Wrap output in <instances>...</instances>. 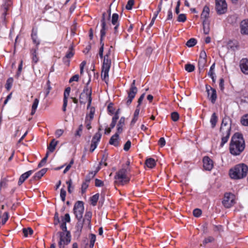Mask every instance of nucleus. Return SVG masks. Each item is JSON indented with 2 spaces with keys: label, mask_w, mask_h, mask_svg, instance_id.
Returning a JSON list of instances; mask_svg holds the SVG:
<instances>
[{
  "label": "nucleus",
  "mask_w": 248,
  "mask_h": 248,
  "mask_svg": "<svg viewBox=\"0 0 248 248\" xmlns=\"http://www.w3.org/2000/svg\"><path fill=\"white\" fill-rule=\"evenodd\" d=\"M241 32L242 34H248V19L244 20L241 22Z\"/></svg>",
  "instance_id": "obj_19"
},
{
  "label": "nucleus",
  "mask_w": 248,
  "mask_h": 248,
  "mask_svg": "<svg viewBox=\"0 0 248 248\" xmlns=\"http://www.w3.org/2000/svg\"><path fill=\"white\" fill-rule=\"evenodd\" d=\"M37 49H38V47H36L34 49H32L31 50L32 56V61L35 63H36L38 61V59L37 57Z\"/></svg>",
  "instance_id": "obj_31"
},
{
  "label": "nucleus",
  "mask_w": 248,
  "mask_h": 248,
  "mask_svg": "<svg viewBox=\"0 0 248 248\" xmlns=\"http://www.w3.org/2000/svg\"><path fill=\"white\" fill-rule=\"evenodd\" d=\"M111 48L112 46L110 47L108 49L107 52L104 57L101 71L102 78H108L109 77L108 72L111 65V60L110 57Z\"/></svg>",
  "instance_id": "obj_4"
},
{
  "label": "nucleus",
  "mask_w": 248,
  "mask_h": 248,
  "mask_svg": "<svg viewBox=\"0 0 248 248\" xmlns=\"http://www.w3.org/2000/svg\"><path fill=\"white\" fill-rule=\"evenodd\" d=\"M104 185L103 182L99 179H96L95 180V186H102Z\"/></svg>",
  "instance_id": "obj_54"
},
{
  "label": "nucleus",
  "mask_w": 248,
  "mask_h": 248,
  "mask_svg": "<svg viewBox=\"0 0 248 248\" xmlns=\"http://www.w3.org/2000/svg\"><path fill=\"white\" fill-rule=\"evenodd\" d=\"M203 167L206 170H210L213 167V161L208 156L203 157Z\"/></svg>",
  "instance_id": "obj_15"
},
{
  "label": "nucleus",
  "mask_w": 248,
  "mask_h": 248,
  "mask_svg": "<svg viewBox=\"0 0 248 248\" xmlns=\"http://www.w3.org/2000/svg\"><path fill=\"white\" fill-rule=\"evenodd\" d=\"M101 134L98 131L93 137L90 149V152H93L97 146V143L101 137Z\"/></svg>",
  "instance_id": "obj_12"
},
{
  "label": "nucleus",
  "mask_w": 248,
  "mask_h": 248,
  "mask_svg": "<svg viewBox=\"0 0 248 248\" xmlns=\"http://www.w3.org/2000/svg\"><path fill=\"white\" fill-rule=\"evenodd\" d=\"M119 136L118 134H115L114 135L111 136L109 140V143L111 145H113L116 147H117L119 145Z\"/></svg>",
  "instance_id": "obj_20"
},
{
  "label": "nucleus",
  "mask_w": 248,
  "mask_h": 248,
  "mask_svg": "<svg viewBox=\"0 0 248 248\" xmlns=\"http://www.w3.org/2000/svg\"><path fill=\"white\" fill-rule=\"evenodd\" d=\"M131 144V143L130 140L127 141L124 147V150L127 151L130 149Z\"/></svg>",
  "instance_id": "obj_53"
},
{
  "label": "nucleus",
  "mask_w": 248,
  "mask_h": 248,
  "mask_svg": "<svg viewBox=\"0 0 248 248\" xmlns=\"http://www.w3.org/2000/svg\"><path fill=\"white\" fill-rule=\"evenodd\" d=\"M70 221V217L69 214H66L63 217V218H62V222H64L65 223L66 222H69Z\"/></svg>",
  "instance_id": "obj_52"
},
{
  "label": "nucleus",
  "mask_w": 248,
  "mask_h": 248,
  "mask_svg": "<svg viewBox=\"0 0 248 248\" xmlns=\"http://www.w3.org/2000/svg\"><path fill=\"white\" fill-rule=\"evenodd\" d=\"M33 232V231L31 228L23 229V233L25 237H27L28 234L31 235Z\"/></svg>",
  "instance_id": "obj_32"
},
{
  "label": "nucleus",
  "mask_w": 248,
  "mask_h": 248,
  "mask_svg": "<svg viewBox=\"0 0 248 248\" xmlns=\"http://www.w3.org/2000/svg\"><path fill=\"white\" fill-rule=\"evenodd\" d=\"M51 89L52 87L50 85V82L49 80H48L46 82V87H45V93L44 95V98H46L47 96Z\"/></svg>",
  "instance_id": "obj_27"
},
{
  "label": "nucleus",
  "mask_w": 248,
  "mask_h": 248,
  "mask_svg": "<svg viewBox=\"0 0 248 248\" xmlns=\"http://www.w3.org/2000/svg\"><path fill=\"white\" fill-rule=\"evenodd\" d=\"M125 124V118L124 117H122L117 124L118 126H120L123 127Z\"/></svg>",
  "instance_id": "obj_55"
},
{
  "label": "nucleus",
  "mask_w": 248,
  "mask_h": 248,
  "mask_svg": "<svg viewBox=\"0 0 248 248\" xmlns=\"http://www.w3.org/2000/svg\"><path fill=\"white\" fill-rule=\"evenodd\" d=\"M66 223L64 222H62L61 225V228L62 229V232H65V233H66L67 232H68L67 230V227H66Z\"/></svg>",
  "instance_id": "obj_59"
},
{
  "label": "nucleus",
  "mask_w": 248,
  "mask_h": 248,
  "mask_svg": "<svg viewBox=\"0 0 248 248\" xmlns=\"http://www.w3.org/2000/svg\"><path fill=\"white\" fill-rule=\"evenodd\" d=\"M137 92L138 89L135 86V80H134L131 85L129 91L128 92V97L126 101V104L127 106H129L131 103Z\"/></svg>",
  "instance_id": "obj_10"
},
{
  "label": "nucleus",
  "mask_w": 248,
  "mask_h": 248,
  "mask_svg": "<svg viewBox=\"0 0 248 248\" xmlns=\"http://www.w3.org/2000/svg\"><path fill=\"white\" fill-rule=\"evenodd\" d=\"M46 160H47V159H46V157H44L41 160L40 162L39 163V164L38 165V168H41L42 166H43L46 163Z\"/></svg>",
  "instance_id": "obj_60"
},
{
  "label": "nucleus",
  "mask_w": 248,
  "mask_h": 248,
  "mask_svg": "<svg viewBox=\"0 0 248 248\" xmlns=\"http://www.w3.org/2000/svg\"><path fill=\"white\" fill-rule=\"evenodd\" d=\"M60 223V219L58 216V214L56 213L54 216V224L57 225Z\"/></svg>",
  "instance_id": "obj_63"
},
{
  "label": "nucleus",
  "mask_w": 248,
  "mask_h": 248,
  "mask_svg": "<svg viewBox=\"0 0 248 248\" xmlns=\"http://www.w3.org/2000/svg\"><path fill=\"white\" fill-rule=\"evenodd\" d=\"M215 63H213L210 67V70L208 73V76L211 78H214L215 76Z\"/></svg>",
  "instance_id": "obj_33"
},
{
  "label": "nucleus",
  "mask_w": 248,
  "mask_h": 248,
  "mask_svg": "<svg viewBox=\"0 0 248 248\" xmlns=\"http://www.w3.org/2000/svg\"><path fill=\"white\" fill-rule=\"evenodd\" d=\"M78 221L76 225L77 230L78 231L81 232L84 225L83 223L82 222V219H78Z\"/></svg>",
  "instance_id": "obj_35"
},
{
  "label": "nucleus",
  "mask_w": 248,
  "mask_h": 248,
  "mask_svg": "<svg viewBox=\"0 0 248 248\" xmlns=\"http://www.w3.org/2000/svg\"><path fill=\"white\" fill-rule=\"evenodd\" d=\"M58 233L60 236L59 248H64V246L68 245L71 241L70 233L69 232H67L66 233L59 232Z\"/></svg>",
  "instance_id": "obj_7"
},
{
  "label": "nucleus",
  "mask_w": 248,
  "mask_h": 248,
  "mask_svg": "<svg viewBox=\"0 0 248 248\" xmlns=\"http://www.w3.org/2000/svg\"><path fill=\"white\" fill-rule=\"evenodd\" d=\"M88 101V108L91 105L92 102L91 95L87 93H81L79 96V102L81 104H85Z\"/></svg>",
  "instance_id": "obj_14"
},
{
  "label": "nucleus",
  "mask_w": 248,
  "mask_h": 248,
  "mask_svg": "<svg viewBox=\"0 0 248 248\" xmlns=\"http://www.w3.org/2000/svg\"><path fill=\"white\" fill-rule=\"evenodd\" d=\"M90 245L89 247L90 248H93L94 242L96 240V236L95 235L93 234H91L90 235Z\"/></svg>",
  "instance_id": "obj_37"
},
{
  "label": "nucleus",
  "mask_w": 248,
  "mask_h": 248,
  "mask_svg": "<svg viewBox=\"0 0 248 248\" xmlns=\"http://www.w3.org/2000/svg\"><path fill=\"white\" fill-rule=\"evenodd\" d=\"M228 46L232 49L235 50V49H237L238 43L237 42H233L232 41H230L228 43Z\"/></svg>",
  "instance_id": "obj_43"
},
{
  "label": "nucleus",
  "mask_w": 248,
  "mask_h": 248,
  "mask_svg": "<svg viewBox=\"0 0 248 248\" xmlns=\"http://www.w3.org/2000/svg\"><path fill=\"white\" fill-rule=\"evenodd\" d=\"M71 91L70 87H67L64 92L63 94V104L62 106V110L63 111H66V106L67 105L68 103V98L70 95V93Z\"/></svg>",
  "instance_id": "obj_16"
},
{
  "label": "nucleus",
  "mask_w": 248,
  "mask_h": 248,
  "mask_svg": "<svg viewBox=\"0 0 248 248\" xmlns=\"http://www.w3.org/2000/svg\"><path fill=\"white\" fill-rule=\"evenodd\" d=\"M206 91L208 93V97L212 103H214L217 99L216 91L209 86H206Z\"/></svg>",
  "instance_id": "obj_13"
},
{
  "label": "nucleus",
  "mask_w": 248,
  "mask_h": 248,
  "mask_svg": "<svg viewBox=\"0 0 248 248\" xmlns=\"http://www.w3.org/2000/svg\"><path fill=\"white\" fill-rule=\"evenodd\" d=\"M206 54L204 50H202L200 54L199 59L206 60Z\"/></svg>",
  "instance_id": "obj_58"
},
{
  "label": "nucleus",
  "mask_w": 248,
  "mask_h": 248,
  "mask_svg": "<svg viewBox=\"0 0 248 248\" xmlns=\"http://www.w3.org/2000/svg\"><path fill=\"white\" fill-rule=\"evenodd\" d=\"M73 210L76 218L82 219L84 212L83 202L81 201L77 202L74 205Z\"/></svg>",
  "instance_id": "obj_9"
},
{
  "label": "nucleus",
  "mask_w": 248,
  "mask_h": 248,
  "mask_svg": "<svg viewBox=\"0 0 248 248\" xmlns=\"http://www.w3.org/2000/svg\"><path fill=\"white\" fill-rule=\"evenodd\" d=\"M66 193V191L64 189L62 188L61 190L60 196H61L62 200L63 202L65 200Z\"/></svg>",
  "instance_id": "obj_49"
},
{
  "label": "nucleus",
  "mask_w": 248,
  "mask_h": 248,
  "mask_svg": "<svg viewBox=\"0 0 248 248\" xmlns=\"http://www.w3.org/2000/svg\"><path fill=\"white\" fill-rule=\"evenodd\" d=\"M108 110L111 114H113L114 113V109L112 106V104H109L108 105Z\"/></svg>",
  "instance_id": "obj_64"
},
{
  "label": "nucleus",
  "mask_w": 248,
  "mask_h": 248,
  "mask_svg": "<svg viewBox=\"0 0 248 248\" xmlns=\"http://www.w3.org/2000/svg\"><path fill=\"white\" fill-rule=\"evenodd\" d=\"M119 16L117 14H113L112 16L111 22L113 25L119 24L118 23Z\"/></svg>",
  "instance_id": "obj_38"
},
{
  "label": "nucleus",
  "mask_w": 248,
  "mask_h": 248,
  "mask_svg": "<svg viewBox=\"0 0 248 248\" xmlns=\"http://www.w3.org/2000/svg\"><path fill=\"white\" fill-rule=\"evenodd\" d=\"M171 118L173 121L176 122L178 120L179 115L177 112H173L171 114Z\"/></svg>",
  "instance_id": "obj_44"
},
{
  "label": "nucleus",
  "mask_w": 248,
  "mask_h": 248,
  "mask_svg": "<svg viewBox=\"0 0 248 248\" xmlns=\"http://www.w3.org/2000/svg\"><path fill=\"white\" fill-rule=\"evenodd\" d=\"M128 170V168H122L116 173L114 176V182L116 185L123 186L128 183L130 178L127 174Z\"/></svg>",
  "instance_id": "obj_5"
},
{
  "label": "nucleus",
  "mask_w": 248,
  "mask_h": 248,
  "mask_svg": "<svg viewBox=\"0 0 248 248\" xmlns=\"http://www.w3.org/2000/svg\"><path fill=\"white\" fill-rule=\"evenodd\" d=\"M245 147V141L242 135L235 133L232 137L230 144V152L233 155H239Z\"/></svg>",
  "instance_id": "obj_1"
},
{
  "label": "nucleus",
  "mask_w": 248,
  "mask_h": 248,
  "mask_svg": "<svg viewBox=\"0 0 248 248\" xmlns=\"http://www.w3.org/2000/svg\"><path fill=\"white\" fill-rule=\"evenodd\" d=\"M146 166L150 168H153L155 166V161L152 158L147 159L145 162Z\"/></svg>",
  "instance_id": "obj_25"
},
{
  "label": "nucleus",
  "mask_w": 248,
  "mask_h": 248,
  "mask_svg": "<svg viewBox=\"0 0 248 248\" xmlns=\"http://www.w3.org/2000/svg\"><path fill=\"white\" fill-rule=\"evenodd\" d=\"M196 43L197 40L195 39L191 38L186 42V45L188 47H192L194 46Z\"/></svg>",
  "instance_id": "obj_39"
},
{
  "label": "nucleus",
  "mask_w": 248,
  "mask_h": 248,
  "mask_svg": "<svg viewBox=\"0 0 248 248\" xmlns=\"http://www.w3.org/2000/svg\"><path fill=\"white\" fill-rule=\"evenodd\" d=\"M13 83V78H8L5 84V88L9 91L12 87Z\"/></svg>",
  "instance_id": "obj_40"
},
{
  "label": "nucleus",
  "mask_w": 248,
  "mask_h": 248,
  "mask_svg": "<svg viewBox=\"0 0 248 248\" xmlns=\"http://www.w3.org/2000/svg\"><path fill=\"white\" fill-rule=\"evenodd\" d=\"M134 4V0H128L127 3L126 5L125 8L127 10H131L132 8V7Z\"/></svg>",
  "instance_id": "obj_45"
},
{
  "label": "nucleus",
  "mask_w": 248,
  "mask_h": 248,
  "mask_svg": "<svg viewBox=\"0 0 248 248\" xmlns=\"http://www.w3.org/2000/svg\"><path fill=\"white\" fill-rule=\"evenodd\" d=\"M216 9L218 14H224L227 10V4L225 0H216Z\"/></svg>",
  "instance_id": "obj_11"
},
{
  "label": "nucleus",
  "mask_w": 248,
  "mask_h": 248,
  "mask_svg": "<svg viewBox=\"0 0 248 248\" xmlns=\"http://www.w3.org/2000/svg\"><path fill=\"white\" fill-rule=\"evenodd\" d=\"M235 195L231 193H226L224 194L222 204L226 208H230L235 204Z\"/></svg>",
  "instance_id": "obj_8"
},
{
  "label": "nucleus",
  "mask_w": 248,
  "mask_h": 248,
  "mask_svg": "<svg viewBox=\"0 0 248 248\" xmlns=\"http://www.w3.org/2000/svg\"><path fill=\"white\" fill-rule=\"evenodd\" d=\"M185 70L188 72H191L195 70V66L190 63H187L185 66Z\"/></svg>",
  "instance_id": "obj_34"
},
{
  "label": "nucleus",
  "mask_w": 248,
  "mask_h": 248,
  "mask_svg": "<svg viewBox=\"0 0 248 248\" xmlns=\"http://www.w3.org/2000/svg\"><path fill=\"white\" fill-rule=\"evenodd\" d=\"M209 11V8L208 6H205L204 7L202 13L201 14V17L202 18L205 19L204 20L206 21V18L208 17Z\"/></svg>",
  "instance_id": "obj_24"
},
{
  "label": "nucleus",
  "mask_w": 248,
  "mask_h": 248,
  "mask_svg": "<svg viewBox=\"0 0 248 248\" xmlns=\"http://www.w3.org/2000/svg\"><path fill=\"white\" fill-rule=\"evenodd\" d=\"M31 36L33 42L36 44L37 46H38L40 44V41L37 37V31L36 30L32 29Z\"/></svg>",
  "instance_id": "obj_21"
},
{
  "label": "nucleus",
  "mask_w": 248,
  "mask_h": 248,
  "mask_svg": "<svg viewBox=\"0 0 248 248\" xmlns=\"http://www.w3.org/2000/svg\"><path fill=\"white\" fill-rule=\"evenodd\" d=\"M217 121V117L215 113H214L211 117L210 123L212 124V128H214Z\"/></svg>",
  "instance_id": "obj_29"
},
{
  "label": "nucleus",
  "mask_w": 248,
  "mask_h": 248,
  "mask_svg": "<svg viewBox=\"0 0 248 248\" xmlns=\"http://www.w3.org/2000/svg\"><path fill=\"white\" fill-rule=\"evenodd\" d=\"M206 24V21L203 20V31L205 34H208V33L209 32V28L208 25H207V27L205 26Z\"/></svg>",
  "instance_id": "obj_50"
},
{
  "label": "nucleus",
  "mask_w": 248,
  "mask_h": 248,
  "mask_svg": "<svg viewBox=\"0 0 248 248\" xmlns=\"http://www.w3.org/2000/svg\"><path fill=\"white\" fill-rule=\"evenodd\" d=\"M94 108H91L89 113L86 115V118L87 121H92L94 117Z\"/></svg>",
  "instance_id": "obj_30"
},
{
  "label": "nucleus",
  "mask_w": 248,
  "mask_h": 248,
  "mask_svg": "<svg viewBox=\"0 0 248 248\" xmlns=\"http://www.w3.org/2000/svg\"><path fill=\"white\" fill-rule=\"evenodd\" d=\"M106 15L105 13H103L102 19L101 21L102 29L100 31L101 34V38H100V44H101V46L99 49V55L101 58H103V51H104V44L103 42V38L105 36L106 34V22L105 20V16Z\"/></svg>",
  "instance_id": "obj_6"
},
{
  "label": "nucleus",
  "mask_w": 248,
  "mask_h": 248,
  "mask_svg": "<svg viewBox=\"0 0 248 248\" xmlns=\"http://www.w3.org/2000/svg\"><path fill=\"white\" fill-rule=\"evenodd\" d=\"M193 214L195 217H199L202 214V210L198 208L195 209L193 210Z\"/></svg>",
  "instance_id": "obj_48"
},
{
  "label": "nucleus",
  "mask_w": 248,
  "mask_h": 248,
  "mask_svg": "<svg viewBox=\"0 0 248 248\" xmlns=\"http://www.w3.org/2000/svg\"><path fill=\"white\" fill-rule=\"evenodd\" d=\"M231 129L230 120L229 117H225L222 120L220 128V133L221 136V147H223L224 144L228 141L230 135Z\"/></svg>",
  "instance_id": "obj_2"
},
{
  "label": "nucleus",
  "mask_w": 248,
  "mask_h": 248,
  "mask_svg": "<svg viewBox=\"0 0 248 248\" xmlns=\"http://www.w3.org/2000/svg\"><path fill=\"white\" fill-rule=\"evenodd\" d=\"M4 217L2 219V224L4 225L9 218L8 213L7 212H5L3 214Z\"/></svg>",
  "instance_id": "obj_56"
},
{
  "label": "nucleus",
  "mask_w": 248,
  "mask_h": 248,
  "mask_svg": "<svg viewBox=\"0 0 248 248\" xmlns=\"http://www.w3.org/2000/svg\"><path fill=\"white\" fill-rule=\"evenodd\" d=\"M88 187V184L86 182H84L82 183L81 186V191L82 193H83L85 192V190Z\"/></svg>",
  "instance_id": "obj_57"
},
{
  "label": "nucleus",
  "mask_w": 248,
  "mask_h": 248,
  "mask_svg": "<svg viewBox=\"0 0 248 248\" xmlns=\"http://www.w3.org/2000/svg\"><path fill=\"white\" fill-rule=\"evenodd\" d=\"M91 81L90 79H89L86 87L84 89L82 93H87V94H89L91 95L92 94V90L91 89L88 87V84L90 83Z\"/></svg>",
  "instance_id": "obj_42"
},
{
  "label": "nucleus",
  "mask_w": 248,
  "mask_h": 248,
  "mask_svg": "<svg viewBox=\"0 0 248 248\" xmlns=\"http://www.w3.org/2000/svg\"><path fill=\"white\" fill-rule=\"evenodd\" d=\"M74 55V52H73V47L72 46H71L69 50H68V51L67 52L66 55H65V57L66 58H72Z\"/></svg>",
  "instance_id": "obj_46"
},
{
  "label": "nucleus",
  "mask_w": 248,
  "mask_h": 248,
  "mask_svg": "<svg viewBox=\"0 0 248 248\" xmlns=\"http://www.w3.org/2000/svg\"><path fill=\"white\" fill-rule=\"evenodd\" d=\"M99 194L97 193L91 197V202L93 205L95 206L98 200Z\"/></svg>",
  "instance_id": "obj_36"
},
{
  "label": "nucleus",
  "mask_w": 248,
  "mask_h": 248,
  "mask_svg": "<svg viewBox=\"0 0 248 248\" xmlns=\"http://www.w3.org/2000/svg\"><path fill=\"white\" fill-rule=\"evenodd\" d=\"M214 241V238L212 236H209L207 238H206L204 241H203V243L204 244H206L208 243L212 242Z\"/></svg>",
  "instance_id": "obj_51"
},
{
  "label": "nucleus",
  "mask_w": 248,
  "mask_h": 248,
  "mask_svg": "<svg viewBox=\"0 0 248 248\" xmlns=\"http://www.w3.org/2000/svg\"><path fill=\"white\" fill-rule=\"evenodd\" d=\"M207 60H203V59H199L198 62V68H199V71L200 73L202 70L203 69L204 67H205L206 63Z\"/></svg>",
  "instance_id": "obj_26"
},
{
  "label": "nucleus",
  "mask_w": 248,
  "mask_h": 248,
  "mask_svg": "<svg viewBox=\"0 0 248 248\" xmlns=\"http://www.w3.org/2000/svg\"><path fill=\"white\" fill-rule=\"evenodd\" d=\"M47 169H43L41 170L36 172L34 175L33 178L34 180L40 179L46 172Z\"/></svg>",
  "instance_id": "obj_22"
},
{
  "label": "nucleus",
  "mask_w": 248,
  "mask_h": 248,
  "mask_svg": "<svg viewBox=\"0 0 248 248\" xmlns=\"http://www.w3.org/2000/svg\"><path fill=\"white\" fill-rule=\"evenodd\" d=\"M241 122L243 125L248 126V114L245 115L242 118Z\"/></svg>",
  "instance_id": "obj_41"
},
{
  "label": "nucleus",
  "mask_w": 248,
  "mask_h": 248,
  "mask_svg": "<svg viewBox=\"0 0 248 248\" xmlns=\"http://www.w3.org/2000/svg\"><path fill=\"white\" fill-rule=\"evenodd\" d=\"M33 170H31L22 174L19 177L18 185H21L22 183L33 173Z\"/></svg>",
  "instance_id": "obj_18"
},
{
  "label": "nucleus",
  "mask_w": 248,
  "mask_h": 248,
  "mask_svg": "<svg viewBox=\"0 0 248 248\" xmlns=\"http://www.w3.org/2000/svg\"><path fill=\"white\" fill-rule=\"evenodd\" d=\"M92 216V214L91 212H87L85 215L84 218L83 219L91 220Z\"/></svg>",
  "instance_id": "obj_62"
},
{
  "label": "nucleus",
  "mask_w": 248,
  "mask_h": 248,
  "mask_svg": "<svg viewBox=\"0 0 248 248\" xmlns=\"http://www.w3.org/2000/svg\"><path fill=\"white\" fill-rule=\"evenodd\" d=\"M166 144V141L164 138H161L158 141V144L161 147H163Z\"/></svg>",
  "instance_id": "obj_61"
},
{
  "label": "nucleus",
  "mask_w": 248,
  "mask_h": 248,
  "mask_svg": "<svg viewBox=\"0 0 248 248\" xmlns=\"http://www.w3.org/2000/svg\"><path fill=\"white\" fill-rule=\"evenodd\" d=\"M240 67L244 74L248 75V60L247 59H243L241 60Z\"/></svg>",
  "instance_id": "obj_17"
},
{
  "label": "nucleus",
  "mask_w": 248,
  "mask_h": 248,
  "mask_svg": "<svg viewBox=\"0 0 248 248\" xmlns=\"http://www.w3.org/2000/svg\"><path fill=\"white\" fill-rule=\"evenodd\" d=\"M39 103V100L37 98H35L34 100V101L33 102L32 107H31V115H33L35 113L36 110L37 108L38 105Z\"/></svg>",
  "instance_id": "obj_28"
},
{
  "label": "nucleus",
  "mask_w": 248,
  "mask_h": 248,
  "mask_svg": "<svg viewBox=\"0 0 248 248\" xmlns=\"http://www.w3.org/2000/svg\"><path fill=\"white\" fill-rule=\"evenodd\" d=\"M248 172V167L244 164L236 165L230 170V177L234 179H239L246 176Z\"/></svg>",
  "instance_id": "obj_3"
},
{
  "label": "nucleus",
  "mask_w": 248,
  "mask_h": 248,
  "mask_svg": "<svg viewBox=\"0 0 248 248\" xmlns=\"http://www.w3.org/2000/svg\"><path fill=\"white\" fill-rule=\"evenodd\" d=\"M186 17L185 14H180L177 18V21L179 22H184L186 20Z\"/></svg>",
  "instance_id": "obj_47"
},
{
  "label": "nucleus",
  "mask_w": 248,
  "mask_h": 248,
  "mask_svg": "<svg viewBox=\"0 0 248 248\" xmlns=\"http://www.w3.org/2000/svg\"><path fill=\"white\" fill-rule=\"evenodd\" d=\"M58 143V141H56L55 139H53L47 147V149L49 152H53L55 150Z\"/></svg>",
  "instance_id": "obj_23"
}]
</instances>
